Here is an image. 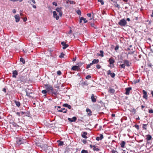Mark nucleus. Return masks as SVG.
<instances>
[{
	"instance_id": "f257e3e1",
	"label": "nucleus",
	"mask_w": 153,
	"mask_h": 153,
	"mask_svg": "<svg viewBox=\"0 0 153 153\" xmlns=\"http://www.w3.org/2000/svg\"><path fill=\"white\" fill-rule=\"evenodd\" d=\"M125 50L126 51H128L127 55L128 56V54H132L135 52V48L134 47H132V45H130L127 49H125Z\"/></svg>"
},
{
	"instance_id": "f03ea898",
	"label": "nucleus",
	"mask_w": 153,
	"mask_h": 153,
	"mask_svg": "<svg viewBox=\"0 0 153 153\" xmlns=\"http://www.w3.org/2000/svg\"><path fill=\"white\" fill-rule=\"evenodd\" d=\"M44 87L48 92H51V91H53V87L52 85L51 86L47 84L44 85Z\"/></svg>"
},
{
	"instance_id": "7ed1b4c3",
	"label": "nucleus",
	"mask_w": 153,
	"mask_h": 153,
	"mask_svg": "<svg viewBox=\"0 0 153 153\" xmlns=\"http://www.w3.org/2000/svg\"><path fill=\"white\" fill-rule=\"evenodd\" d=\"M26 77L25 76H21L17 80L22 83V84H24L26 82Z\"/></svg>"
},
{
	"instance_id": "20e7f679",
	"label": "nucleus",
	"mask_w": 153,
	"mask_h": 153,
	"mask_svg": "<svg viewBox=\"0 0 153 153\" xmlns=\"http://www.w3.org/2000/svg\"><path fill=\"white\" fill-rule=\"evenodd\" d=\"M108 62L110 65L108 66L111 68L114 67V64L115 62V61L114 59L111 57L109 59Z\"/></svg>"
},
{
	"instance_id": "39448f33",
	"label": "nucleus",
	"mask_w": 153,
	"mask_h": 153,
	"mask_svg": "<svg viewBox=\"0 0 153 153\" xmlns=\"http://www.w3.org/2000/svg\"><path fill=\"white\" fill-rule=\"evenodd\" d=\"M127 22L124 19H122L120 20L119 24L122 26H125L127 24Z\"/></svg>"
},
{
	"instance_id": "423d86ee",
	"label": "nucleus",
	"mask_w": 153,
	"mask_h": 153,
	"mask_svg": "<svg viewBox=\"0 0 153 153\" xmlns=\"http://www.w3.org/2000/svg\"><path fill=\"white\" fill-rule=\"evenodd\" d=\"M107 74L108 75H110L113 78H114L116 75L114 73H111L110 70H109L107 71Z\"/></svg>"
},
{
	"instance_id": "0eeeda50",
	"label": "nucleus",
	"mask_w": 153,
	"mask_h": 153,
	"mask_svg": "<svg viewBox=\"0 0 153 153\" xmlns=\"http://www.w3.org/2000/svg\"><path fill=\"white\" fill-rule=\"evenodd\" d=\"M97 98L96 96H95L94 94H92L91 97L92 102H96Z\"/></svg>"
},
{
	"instance_id": "6e6552de",
	"label": "nucleus",
	"mask_w": 153,
	"mask_h": 153,
	"mask_svg": "<svg viewBox=\"0 0 153 153\" xmlns=\"http://www.w3.org/2000/svg\"><path fill=\"white\" fill-rule=\"evenodd\" d=\"M61 44L63 46L62 48L63 49H65L69 46V45L64 42H61Z\"/></svg>"
},
{
	"instance_id": "1a4fd4ad",
	"label": "nucleus",
	"mask_w": 153,
	"mask_h": 153,
	"mask_svg": "<svg viewBox=\"0 0 153 153\" xmlns=\"http://www.w3.org/2000/svg\"><path fill=\"white\" fill-rule=\"evenodd\" d=\"M53 16L54 18L56 19V20L59 19V17L57 15V14L55 11L53 12Z\"/></svg>"
},
{
	"instance_id": "9d476101",
	"label": "nucleus",
	"mask_w": 153,
	"mask_h": 153,
	"mask_svg": "<svg viewBox=\"0 0 153 153\" xmlns=\"http://www.w3.org/2000/svg\"><path fill=\"white\" fill-rule=\"evenodd\" d=\"M131 89V87H128L126 88L125 90L126 91V92L125 94L127 95H129V94L130 91Z\"/></svg>"
},
{
	"instance_id": "9b49d317",
	"label": "nucleus",
	"mask_w": 153,
	"mask_h": 153,
	"mask_svg": "<svg viewBox=\"0 0 153 153\" xmlns=\"http://www.w3.org/2000/svg\"><path fill=\"white\" fill-rule=\"evenodd\" d=\"M77 118L76 117H74L72 118H68V120L70 122H75Z\"/></svg>"
},
{
	"instance_id": "f8f14e48",
	"label": "nucleus",
	"mask_w": 153,
	"mask_h": 153,
	"mask_svg": "<svg viewBox=\"0 0 153 153\" xmlns=\"http://www.w3.org/2000/svg\"><path fill=\"white\" fill-rule=\"evenodd\" d=\"M79 69L80 68L79 66H74L71 68V69L74 71H78Z\"/></svg>"
},
{
	"instance_id": "ddd939ff",
	"label": "nucleus",
	"mask_w": 153,
	"mask_h": 153,
	"mask_svg": "<svg viewBox=\"0 0 153 153\" xmlns=\"http://www.w3.org/2000/svg\"><path fill=\"white\" fill-rule=\"evenodd\" d=\"M23 139L21 138H19L18 139L17 141V144L20 145L23 143Z\"/></svg>"
},
{
	"instance_id": "4468645a",
	"label": "nucleus",
	"mask_w": 153,
	"mask_h": 153,
	"mask_svg": "<svg viewBox=\"0 0 153 153\" xmlns=\"http://www.w3.org/2000/svg\"><path fill=\"white\" fill-rule=\"evenodd\" d=\"M14 17L16 19V22H19L20 17L19 14L16 15H15Z\"/></svg>"
},
{
	"instance_id": "2eb2a0df",
	"label": "nucleus",
	"mask_w": 153,
	"mask_h": 153,
	"mask_svg": "<svg viewBox=\"0 0 153 153\" xmlns=\"http://www.w3.org/2000/svg\"><path fill=\"white\" fill-rule=\"evenodd\" d=\"M100 137H97L96 138V140L97 141L101 140L103 138V134H100Z\"/></svg>"
},
{
	"instance_id": "dca6fc26",
	"label": "nucleus",
	"mask_w": 153,
	"mask_h": 153,
	"mask_svg": "<svg viewBox=\"0 0 153 153\" xmlns=\"http://www.w3.org/2000/svg\"><path fill=\"white\" fill-rule=\"evenodd\" d=\"M82 20H83V22L85 23L88 22L87 20H86V19L84 18L83 17H81L80 18V19L79 23H81L82 22Z\"/></svg>"
},
{
	"instance_id": "f3484780",
	"label": "nucleus",
	"mask_w": 153,
	"mask_h": 153,
	"mask_svg": "<svg viewBox=\"0 0 153 153\" xmlns=\"http://www.w3.org/2000/svg\"><path fill=\"white\" fill-rule=\"evenodd\" d=\"M18 74L17 71L16 70L14 71H13L12 77L14 78H16V76Z\"/></svg>"
},
{
	"instance_id": "a211bd4d",
	"label": "nucleus",
	"mask_w": 153,
	"mask_h": 153,
	"mask_svg": "<svg viewBox=\"0 0 153 153\" xmlns=\"http://www.w3.org/2000/svg\"><path fill=\"white\" fill-rule=\"evenodd\" d=\"M57 110L58 112H63L64 113H66L67 111V109L65 108H61V110H59V109H57Z\"/></svg>"
},
{
	"instance_id": "6ab92c4d",
	"label": "nucleus",
	"mask_w": 153,
	"mask_h": 153,
	"mask_svg": "<svg viewBox=\"0 0 153 153\" xmlns=\"http://www.w3.org/2000/svg\"><path fill=\"white\" fill-rule=\"evenodd\" d=\"M82 137L86 139L87 138V137L86 135L87 134V133L86 132H82Z\"/></svg>"
},
{
	"instance_id": "aec40b11",
	"label": "nucleus",
	"mask_w": 153,
	"mask_h": 153,
	"mask_svg": "<svg viewBox=\"0 0 153 153\" xmlns=\"http://www.w3.org/2000/svg\"><path fill=\"white\" fill-rule=\"evenodd\" d=\"M86 111L88 113V116H90L92 115V111L90 109L87 108L86 109Z\"/></svg>"
},
{
	"instance_id": "412c9836",
	"label": "nucleus",
	"mask_w": 153,
	"mask_h": 153,
	"mask_svg": "<svg viewBox=\"0 0 153 153\" xmlns=\"http://www.w3.org/2000/svg\"><path fill=\"white\" fill-rule=\"evenodd\" d=\"M99 62V60L98 59H94L92 61V62L91 63L92 65H93V64H96L98 63Z\"/></svg>"
},
{
	"instance_id": "4be33fe9",
	"label": "nucleus",
	"mask_w": 153,
	"mask_h": 153,
	"mask_svg": "<svg viewBox=\"0 0 153 153\" xmlns=\"http://www.w3.org/2000/svg\"><path fill=\"white\" fill-rule=\"evenodd\" d=\"M62 106L63 107H67L68 108L70 109L71 108V105L68 104L67 103H65L63 104Z\"/></svg>"
},
{
	"instance_id": "5701e85b",
	"label": "nucleus",
	"mask_w": 153,
	"mask_h": 153,
	"mask_svg": "<svg viewBox=\"0 0 153 153\" xmlns=\"http://www.w3.org/2000/svg\"><path fill=\"white\" fill-rule=\"evenodd\" d=\"M51 92L53 94L55 95H57L58 94V91L56 90H54L53 88V91H51Z\"/></svg>"
},
{
	"instance_id": "b1692460",
	"label": "nucleus",
	"mask_w": 153,
	"mask_h": 153,
	"mask_svg": "<svg viewBox=\"0 0 153 153\" xmlns=\"http://www.w3.org/2000/svg\"><path fill=\"white\" fill-rule=\"evenodd\" d=\"M124 63L125 64H126L128 67H129L130 66L129 61L128 60H124Z\"/></svg>"
},
{
	"instance_id": "393cba45",
	"label": "nucleus",
	"mask_w": 153,
	"mask_h": 153,
	"mask_svg": "<svg viewBox=\"0 0 153 153\" xmlns=\"http://www.w3.org/2000/svg\"><path fill=\"white\" fill-rule=\"evenodd\" d=\"M14 102L15 103L16 105L18 107H19L21 105V103L20 102L18 101L17 100H14Z\"/></svg>"
},
{
	"instance_id": "a878e982",
	"label": "nucleus",
	"mask_w": 153,
	"mask_h": 153,
	"mask_svg": "<svg viewBox=\"0 0 153 153\" xmlns=\"http://www.w3.org/2000/svg\"><path fill=\"white\" fill-rule=\"evenodd\" d=\"M146 139L147 141L149 140H151V139L152 138L151 136L149 134L146 135Z\"/></svg>"
},
{
	"instance_id": "bb28decb",
	"label": "nucleus",
	"mask_w": 153,
	"mask_h": 153,
	"mask_svg": "<svg viewBox=\"0 0 153 153\" xmlns=\"http://www.w3.org/2000/svg\"><path fill=\"white\" fill-rule=\"evenodd\" d=\"M126 144V143L124 141H122L120 144L121 147L122 148H124L125 147V146Z\"/></svg>"
},
{
	"instance_id": "cd10ccee",
	"label": "nucleus",
	"mask_w": 153,
	"mask_h": 153,
	"mask_svg": "<svg viewBox=\"0 0 153 153\" xmlns=\"http://www.w3.org/2000/svg\"><path fill=\"white\" fill-rule=\"evenodd\" d=\"M93 149L94 151L97 152H98L100 150V149L98 148H97L95 145L93 146Z\"/></svg>"
},
{
	"instance_id": "c85d7f7f",
	"label": "nucleus",
	"mask_w": 153,
	"mask_h": 153,
	"mask_svg": "<svg viewBox=\"0 0 153 153\" xmlns=\"http://www.w3.org/2000/svg\"><path fill=\"white\" fill-rule=\"evenodd\" d=\"M11 124L13 127H17L19 126V125L16 123L14 122H12Z\"/></svg>"
},
{
	"instance_id": "c756f323",
	"label": "nucleus",
	"mask_w": 153,
	"mask_h": 153,
	"mask_svg": "<svg viewBox=\"0 0 153 153\" xmlns=\"http://www.w3.org/2000/svg\"><path fill=\"white\" fill-rule=\"evenodd\" d=\"M100 54H98V56H101L102 57H103L104 56L103 51H100Z\"/></svg>"
},
{
	"instance_id": "7c9ffc66",
	"label": "nucleus",
	"mask_w": 153,
	"mask_h": 153,
	"mask_svg": "<svg viewBox=\"0 0 153 153\" xmlns=\"http://www.w3.org/2000/svg\"><path fill=\"white\" fill-rule=\"evenodd\" d=\"M147 97H148L147 95V93L144 90V98L147 100L148 99Z\"/></svg>"
},
{
	"instance_id": "2f4dec72",
	"label": "nucleus",
	"mask_w": 153,
	"mask_h": 153,
	"mask_svg": "<svg viewBox=\"0 0 153 153\" xmlns=\"http://www.w3.org/2000/svg\"><path fill=\"white\" fill-rule=\"evenodd\" d=\"M91 26L92 27H94V29H97V27L95 25L94 23H91Z\"/></svg>"
},
{
	"instance_id": "473e14b6",
	"label": "nucleus",
	"mask_w": 153,
	"mask_h": 153,
	"mask_svg": "<svg viewBox=\"0 0 153 153\" xmlns=\"http://www.w3.org/2000/svg\"><path fill=\"white\" fill-rule=\"evenodd\" d=\"M115 3L114 4V5L117 7L118 8H119L120 7L119 5L117 3V2H115Z\"/></svg>"
},
{
	"instance_id": "72a5a7b5",
	"label": "nucleus",
	"mask_w": 153,
	"mask_h": 153,
	"mask_svg": "<svg viewBox=\"0 0 153 153\" xmlns=\"http://www.w3.org/2000/svg\"><path fill=\"white\" fill-rule=\"evenodd\" d=\"M20 61L22 62L23 64H25V60L23 58H20Z\"/></svg>"
},
{
	"instance_id": "f704fd0d",
	"label": "nucleus",
	"mask_w": 153,
	"mask_h": 153,
	"mask_svg": "<svg viewBox=\"0 0 153 153\" xmlns=\"http://www.w3.org/2000/svg\"><path fill=\"white\" fill-rule=\"evenodd\" d=\"M58 142H59L58 145L59 146H62L63 145V142L60 141H58Z\"/></svg>"
},
{
	"instance_id": "c9c22d12",
	"label": "nucleus",
	"mask_w": 153,
	"mask_h": 153,
	"mask_svg": "<svg viewBox=\"0 0 153 153\" xmlns=\"http://www.w3.org/2000/svg\"><path fill=\"white\" fill-rule=\"evenodd\" d=\"M109 92L111 93H114L115 92V90L113 88H110L109 91Z\"/></svg>"
},
{
	"instance_id": "e433bc0d",
	"label": "nucleus",
	"mask_w": 153,
	"mask_h": 153,
	"mask_svg": "<svg viewBox=\"0 0 153 153\" xmlns=\"http://www.w3.org/2000/svg\"><path fill=\"white\" fill-rule=\"evenodd\" d=\"M26 95L28 97H31V96H30V94H32V92L31 93H28L27 92V91H26Z\"/></svg>"
},
{
	"instance_id": "4c0bfd02",
	"label": "nucleus",
	"mask_w": 153,
	"mask_h": 153,
	"mask_svg": "<svg viewBox=\"0 0 153 153\" xmlns=\"http://www.w3.org/2000/svg\"><path fill=\"white\" fill-rule=\"evenodd\" d=\"M81 153H88V151L86 150L83 149L81 152Z\"/></svg>"
},
{
	"instance_id": "58836bf2",
	"label": "nucleus",
	"mask_w": 153,
	"mask_h": 153,
	"mask_svg": "<svg viewBox=\"0 0 153 153\" xmlns=\"http://www.w3.org/2000/svg\"><path fill=\"white\" fill-rule=\"evenodd\" d=\"M61 8H57L56 9V10L58 12H59L61 11Z\"/></svg>"
},
{
	"instance_id": "ea45409f",
	"label": "nucleus",
	"mask_w": 153,
	"mask_h": 153,
	"mask_svg": "<svg viewBox=\"0 0 153 153\" xmlns=\"http://www.w3.org/2000/svg\"><path fill=\"white\" fill-rule=\"evenodd\" d=\"M64 54L63 53H61L60 54V55L59 56V57L60 58H62L64 57Z\"/></svg>"
},
{
	"instance_id": "a19ab883",
	"label": "nucleus",
	"mask_w": 153,
	"mask_h": 153,
	"mask_svg": "<svg viewBox=\"0 0 153 153\" xmlns=\"http://www.w3.org/2000/svg\"><path fill=\"white\" fill-rule=\"evenodd\" d=\"M120 66L121 67L123 68H125L126 65L124 63L123 64L121 65H120Z\"/></svg>"
},
{
	"instance_id": "79ce46f5",
	"label": "nucleus",
	"mask_w": 153,
	"mask_h": 153,
	"mask_svg": "<svg viewBox=\"0 0 153 153\" xmlns=\"http://www.w3.org/2000/svg\"><path fill=\"white\" fill-rule=\"evenodd\" d=\"M88 84L87 83V82H85L82 83V85L83 86L85 85H88Z\"/></svg>"
},
{
	"instance_id": "37998d69",
	"label": "nucleus",
	"mask_w": 153,
	"mask_h": 153,
	"mask_svg": "<svg viewBox=\"0 0 153 153\" xmlns=\"http://www.w3.org/2000/svg\"><path fill=\"white\" fill-rule=\"evenodd\" d=\"M77 13L79 15H81V11L80 10H78L76 11Z\"/></svg>"
},
{
	"instance_id": "c03bdc74",
	"label": "nucleus",
	"mask_w": 153,
	"mask_h": 153,
	"mask_svg": "<svg viewBox=\"0 0 153 153\" xmlns=\"http://www.w3.org/2000/svg\"><path fill=\"white\" fill-rule=\"evenodd\" d=\"M98 2H100L101 3V4L103 5L104 4V1L103 0H98Z\"/></svg>"
},
{
	"instance_id": "a18cd8bd",
	"label": "nucleus",
	"mask_w": 153,
	"mask_h": 153,
	"mask_svg": "<svg viewBox=\"0 0 153 153\" xmlns=\"http://www.w3.org/2000/svg\"><path fill=\"white\" fill-rule=\"evenodd\" d=\"M96 67L97 69H99L101 68V66L99 64L96 65Z\"/></svg>"
},
{
	"instance_id": "49530a36",
	"label": "nucleus",
	"mask_w": 153,
	"mask_h": 153,
	"mask_svg": "<svg viewBox=\"0 0 153 153\" xmlns=\"http://www.w3.org/2000/svg\"><path fill=\"white\" fill-rule=\"evenodd\" d=\"M47 90H43L42 91V93L43 94H46L47 93Z\"/></svg>"
},
{
	"instance_id": "de8ad7c7",
	"label": "nucleus",
	"mask_w": 153,
	"mask_h": 153,
	"mask_svg": "<svg viewBox=\"0 0 153 153\" xmlns=\"http://www.w3.org/2000/svg\"><path fill=\"white\" fill-rule=\"evenodd\" d=\"M91 78V76L90 75H87L85 77V78L86 79H90Z\"/></svg>"
},
{
	"instance_id": "09e8293b",
	"label": "nucleus",
	"mask_w": 153,
	"mask_h": 153,
	"mask_svg": "<svg viewBox=\"0 0 153 153\" xmlns=\"http://www.w3.org/2000/svg\"><path fill=\"white\" fill-rule=\"evenodd\" d=\"M69 149H67L65 152V153H71V152L69 151Z\"/></svg>"
},
{
	"instance_id": "8fccbe9b",
	"label": "nucleus",
	"mask_w": 153,
	"mask_h": 153,
	"mask_svg": "<svg viewBox=\"0 0 153 153\" xmlns=\"http://www.w3.org/2000/svg\"><path fill=\"white\" fill-rule=\"evenodd\" d=\"M92 65L91 64V63L89 64H88L87 65V66L86 67V68L88 69Z\"/></svg>"
},
{
	"instance_id": "3c124183",
	"label": "nucleus",
	"mask_w": 153,
	"mask_h": 153,
	"mask_svg": "<svg viewBox=\"0 0 153 153\" xmlns=\"http://www.w3.org/2000/svg\"><path fill=\"white\" fill-rule=\"evenodd\" d=\"M76 3L74 1H70V4H75Z\"/></svg>"
},
{
	"instance_id": "603ef678",
	"label": "nucleus",
	"mask_w": 153,
	"mask_h": 153,
	"mask_svg": "<svg viewBox=\"0 0 153 153\" xmlns=\"http://www.w3.org/2000/svg\"><path fill=\"white\" fill-rule=\"evenodd\" d=\"M130 111L131 112H134V113H135L136 112V109L134 108H133L131 109Z\"/></svg>"
},
{
	"instance_id": "864d4df0",
	"label": "nucleus",
	"mask_w": 153,
	"mask_h": 153,
	"mask_svg": "<svg viewBox=\"0 0 153 153\" xmlns=\"http://www.w3.org/2000/svg\"><path fill=\"white\" fill-rule=\"evenodd\" d=\"M149 113H153V110L152 109H149Z\"/></svg>"
},
{
	"instance_id": "5fc2aeb1",
	"label": "nucleus",
	"mask_w": 153,
	"mask_h": 153,
	"mask_svg": "<svg viewBox=\"0 0 153 153\" xmlns=\"http://www.w3.org/2000/svg\"><path fill=\"white\" fill-rule=\"evenodd\" d=\"M119 48V46L118 45H117L115 48L114 49L115 50L117 51L118 49Z\"/></svg>"
},
{
	"instance_id": "6e6d98bb",
	"label": "nucleus",
	"mask_w": 153,
	"mask_h": 153,
	"mask_svg": "<svg viewBox=\"0 0 153 153\" xmlns=\"http://www.w3.org/2000/svg\"><path fill=\"white\" fill-rule=\"evenodd\" d=\"M57 74L58 75H60L61 74V72L60 71H57Z\"/></svg>"
},
{
	"instance_id": "4d7b16f0",
	"label": "nucleus",
	"mask_w": 153,
	"mask_h": 153,
	"mask_svg": "<svg viewBox=\"0 0 153 153\" xmlns=\"http://www.w3.org/2000/svg\"><path fill=\"white\" fill-rule=\"evenodd\" d=\"M53 4L55 6H56L57 5V4L55 2H53Z\"/></svg>"
},
{
	"instance_id": "13d9d810",
	"label": "nucleus",
	"mask_w": 153,
	"mask_h": 153,
	"mask_svg": "<svg viewBox=\"0 0 153 153\" xmlns=\"http://www.w3.org/2000/svg\"><path fill=\"white\" fill-rule=\"evenodd\" d=\"M59 15L60 16H61L62 14V10L61 11H60V12H59Z\"/></svg>"
},
{
	"instance_id": "bf43d9fd",
	"label": "nucleus",
	"mask_w": 153,
	"mask_h": 153,
	"mask_svg": "<svg viewBox=\"0 0 153 153\" xmlns=\"http://www.w3.org/2000/svg\"><path fill=\"white\" fill-rule=\"evenodd\" d=\"M87 16L89 17H91V13H88L87 14Z\"/></svg>"
},
{
	"instance_id": "052dcab7",
	"label": "nucleus",
	"mask_w": 153,
	"mask_h": 153,
	"mask_svg": "<svg viewBox=\"0 0 153 153\" xmlns=\"http://www.w3.org/2000/svg\"><path fill=\"white\" fill-rule=\"evenodd\" d=\"M30 3L31 4V5L34 8H36V6L35 5H32V4H31V2H30Z\"/></svg>"
},
{
	"instance_id": "680f3d73",
	"label": "nucleus",
	"mask_w": 153,
	"mask_h": 153,
	"mask_svg": "<svg viewBox=\"0 0 153 153\" xmlns=\"http://www.w3.org/2000/svg\"><path fill=\"white\" fill-rule=\"evenodd\" d=\"M82 142L84 144H85L87 143V140H86L84 139L82 140Z\"/></svg>"
},
{
	"instance_id": "e2e57ef3",
	"label": "nucleus",
	"mask_w": 153,
	"mask_h": 153,
	"mask_svg": "<svg viewBox=\"0 0 153 153\" xmlns=\"http://www.w3.org/2000/svg\"><path fill=\"white\" fill-rule=\"evenodd\" d=\"M16 114L18 115L19 117L20 116V113L19 112H17L16 113Z\"/></svg>"
},
{
	"instance_id": "0e129e2a",
	"label": "nucleus",
	"mask_w": 153,
	"mask_h": 153,
	"mask_svg": "<svg viewBox=\"0 0 153 153\" xmlns=\"http://www.w3.org/2000/svg\"><path fill=\"white\" fill-rule=\"evenodd\" d=\"M27 18L26 17H25L23 19V21L24 22H25L27 21Z\"/></svg>"
},
{
	"instance_id": "69168bd1",
	"label": "nucleus",
	"mask_w": 153,
	"mask_h": 153,
	"mask_svg": "<svg viewBox=\"0 0 153 153\" xmlns=\"http://www.w3.org/2000/svg\"><path fill=\"white\" fill-rule=\"evenodd\" d=\"M116 152V151H115L114 149L112 150L111 151V152L112 153H115Z\"/></svg>"
},
{
	"instance_id": "338daca9",
	"label": "nucleus",
	"mask_w": 153,
	"mask_h": 153,
	"mask_svg": "<svg viewBox=\"0 0 153 153\" xmlns=\"http://www.w3.org/2000/svg\"><path fill=\"white\" fill-rule=\"evenodd\" d=\"M31 2H32V3H33V4L36 3V2L34 0H31Z\"/></svg>"
},
{
	"instance_id": "774afa93",
	"label": "nucleus",
	"mask_w": 153,
	"mask_h": 153,
	"mask_svg": "<svg viewBox=\"0 0 153 153\" xmlns=\"http://www.w3.org/2000/svg\"><path fill=\"white\" fill-rule=\"evenodd\" d=\"M140 82V79H139L136 80V81H135V83H138V82Z\"/></svg>"
}]
</instances>
